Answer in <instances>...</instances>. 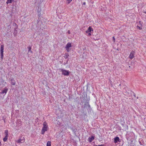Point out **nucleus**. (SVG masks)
I'll return each mask as SVG.
<instances>
[{
    "label": "nucleus",
    "instance_id": "nucleus-1",
    "mask_svg": "<svg viewBox=\"0 0 146 146\" xmlns=\"http://www.w3.org/2000/svg\"><path fill=\"white\" fill-rule=\"evenodd\" d=\"M134 137V134L133 132H127L126 138L127 140H130L133 139Z\"/></svg>",
    "mask_w": 146,
    "mask_h": 146
},
{
    "label": "nucleus",
    "instance_id": "nucleus-2",
    "mask_svg": "<svg viewBox=\"0 0 146 146\" xmlns=\"http://www.w3.org/2000/svg\"><path fill=\"white\" fill-rule=\"evenodd\" d=\"M43 126L41 130V134L43 135L44 134L45 131L47 130L48 128V126L47 123L45 122H44L43 124Z\"/></svg>",
    "mask_w": 146,
    "mask_h": 146
},
{
    "label": "nucleus",
    "instance_id": "nucleus-3",
    "mask_svg": "<svg viewBox=\"0 0 146 146\" xmlns=\"http://www.w3.org/2000/svg\"><path fill=\"white\" fill-rule=\"evenodd\" d=\"M60 71L62 72V74L64 76H68L70 74V72L69 70H64L62 68L59 69Z\"/></svg>",
    "mask_w": 146,
    "mask_h": 146
},
{
    "label": "nucleus",
    "instance_id": "nucleus-4",
    "mask_svg": "<svg viewBox=\"0 0 146 146\" xmlns=\"http://www.w3.org/2000/svg\"><path fill=\"white\" fill-rule=\"evenodd\" d=\"M84 105V108H85L86 107L88 111V110H89L90 111H91L92 109L90 105L89 104V102L88 101H86L85 102Z\"/></svg>",
    "mask_w": 146,
    "mask_h": 146
},
{
    "label": "nucleus",
    "instance_id": "nucleus-5",
    "mask_svg": "<svg viewBox=\"0 0 146 146\" xmlns=\"http://www.w3.org/2000/svg\"><path fill=\"white\" fill-rule=\"evenodd\" d=\"M3 52H4V45H1V46L0 52H1V60L3 59Z\"/></svg>",
    "mask_w": 146,
    "mask_h": 146
},
{
    "label": "nucleus",
    "instance_id": "nucleus-6",
    "mask_svg": "<svg viewBox=\"0 0 146 146\" xmlns=\"http://www.w3.org/2000/svg\"><path fill=\"white\" fill-rule=\"evenodd\" d=\"M72 46V44L68 42L66 45V46L65 47L66 50L68 52L69 51V48Z\"/></svg>",
    "mask_w": 146,
    "mask_h": 146
},
{
    "label": "nucleus",
    "instance_id": "nucleus-7",
    "mask_svg": "<svg viewBox=\"0 0 146 146\" xmlns=\"http://www.w3.org/2000/svg\"><path fill=\"white\" fill-rule=\"evenodd\" d=\"M121 141V140L119 139L118 137H115L114 139V142L115 143H117L118 142H120Z\"/></svg>",
    "mask_w": 146,
    "mask_h": 146
},
{
    "label": "nucleus",
    "instance_id": "nucleus-8",
    "mask_svg": "<svg viewBox=\"0 0 146 146\" xmlns=\"http://www.w3.org/2000/svg\"><path fill=\"white\" fill-rule=\"evenodd\" d=\"M31 47L30 46H29L27 47L28 50V55L29 56L32 53V52L31 50Z\"/></svg>",
    "mask_w": 146,
    "mask_h": 146
},
{
    "label": "nucleus",
    "instance_id": "nucleus-9",
    "mask_svg": "<svg viewBox=\"0 0 146 146\" xmlns=\"http://www.w3.org/2000/svg\"><path fill=\"white\" fill-rule=\"evenodd\" d=\"M8 90V88H7V87H5L4 89L2 90V92H0V94H6L7 93Z\"/></svg>",
    "mask_w": 146,
    "mask_h": 146
},
{
    "label": "nucleus",
    "instance_id": "nucleus-10",
    "mask_svg": "<svg viewBox=\"0 0 146 146\" xmlns=\"http://www.w3.org/2000/svg\"><path fill=\"white\" fill-rule=\"evenodd\" d=\"M92 31H93V29L90 26L86 32V33H91Z\"/></svg>",
    "mask_w": 146,
    "mask_h": 146
},
{
    "label": "nucleus",
    "instance_id": "nucleus-11",
    "mask_svg": "<svg viewBox=\"0 0 146 146\" xmlns=\"http://www.w3.org/2000/svg\"><path fill=\"white\" fill-rule=\"evenodd\" d=\"M95 137L92 136L91 137H89L88 139V141L90 143L92 142L94 139Z\"/></svg>",
    "mask_w": 146,
    "mask_h": 146
},
{
    "label": "nucleus",
    "instance_id": "nucleus-12",
    "mask_svg": "<svg viewBox=\"0 0 146 146\" xmlns=\"http://www.w3.org/2000/svg\"><path fill=\"white\" fill-rule=\"evenodd\" d=\"M134 52L133 51H132L130 54L129 57V58L131 59H132L134 57Z\"/></svg>",
    "mask_w": 146,
    "mask_h": 146
},
{
    "label": "nucleus",
    "instance_id": "nucleus-13",
    "mask_svg": "<svg viewBox=\"0 0 146 146\" xmlns=\"http://www.w3.org/2000/svg\"><path fill=\"white\" fill-rule=\"evenodd\" d=\"M25 141V139L24 137H23L22 139H19L18 140L17 142L19 143H23Z\"/></svg>",
    "mask_w": 146,
    "mask_h": 146
},
{
    "label": "nucleus",
    "instance_id": "nucleus-14",
    "mask_svg": "<svg viewBox=\"0 0 146 146\" xmlns=\"http://www.w3.org/2000/svg\"><path fill=\"white\" fill-rule=\"evenodd\" d=\"M69 56V55L68 53H65L64 54V55L63 56V57L65 58V59H67L68 56Z\"/></svg>",
    "mask_w": 146,
    "mask_h": 146
},
{
    "label": "nucleus",
    "instance_id": "nucleus-15",
    "mask_svg": "<svg viewBox=\"0 0 146 146\" xmlns=\"http://www.w3.org/2000/svg\"><path fill=\"white\" fill-rule=\"evenodd\" d=\"M70 129L72 130V131L74 133H76L77 131V129L75 127H70Z\"/></svg>",
    "mask_w": 146,
    "mask_h": 146
},
{
    "label": "nucleus",
    "instance_id": "nucleus-16",
    "mask_svg": "<svg viewBox=\"0 0 146 146\" xmlns=\"http://www.w3.org/2000/svg\"><path fill=\"white\" fill-rule=\"evenodd\" d=\"M11 84L13 85H15L16 84V82L13 78L11 79Z\"/></svg>",
    "mask_w": 146,
    "mask_h": 146
},
{
    "label": "nucleus",
    "instance_id": "nucleus-17",
    "mask_svg": "<svg viewBox=\"0 0 146 146\" xmlns=\"http://www.w3.org/2000/svg\"><path fill=\"white\" fill-rule=\"evenodd\" d=\"M14 24L15 25V26H16V27H15V28L14 29V32L15 33H17V29L18 27H17V24L16 23H15Z\"/></svg>",
    "mask_w": 146,
    "mask_h": 146
},
{
    "label": "nucleus",
    "instance_id": "nucleus-18",
    "mask_svg": "<svg viewBox=\"0 0 146 146\" xmlns=\"http://www.w3.org/2000/svg\"><path fill=\"white\" fill-rule=\"evenodd\" d=\"M139 142L141 145H143V141H142V139H140L139 140Z\"/></svg>",
    "mask_w": 146,
    "mask_h": 146
},
{
    "label": "nucleus",
    "instance_id": "nucleus-19",
    "mask_svg": "<svg viewBox=\"0 0 146 146\" xmlns=\"http://www.w3.org/2000/svg\"><path fill=\"white\" fill-rule=\"evenodd\" d=\"M5 136H7V137L8 136V130H6L5 131Z\"/></svg>",
    "mask_w": 146,
    "mask_h": 146
},
{
    "label": "nucleus",
    "instance_id": "nucleus-20",
    "mask_svg": "<svg viewBox=\"0 0 146 146\" xmlns=\"http://www.w3.org/2000/svg\"><path fill=\"white\" fill-rule=\"evenodd\" d=\"M8 137L5 136V137L3 139V141H6L8 139Z\"/></svg>",
    "mask_w": 146,
    "mask_h": 146
},
{
    "label": "nucleus",
    "instance_id": "nucleus-21",
    "mask_svg": "<svg viewBox=\"0 0 146 146\" xmlns=\"http://www.w3.org/2000/svg\"><path fill=\"white\" fill-rule=\"evenodd\" d=\"M51 143L50 141H48L47 143L46 146H51Z\"/></svg>",
    "mask_w": 146,
    "mask_h": 146
},
{
    "label": "nucleus",
    "instance_id": "nucleus-22",
    "mask_svg": "<svg viewBox=\"0 0 146 146\" xmlns=\"http://www.w3.org/2000/svg\"><path fill=\"white\" fill-rule=\"evenodd\" d=\"M13 0H8L6 2L7 4L10 3H12Z\"/></svg>",
    "mask_w": 146,
    "mask_h": 146
},
{
    "label": "nucleus",
    "instance_id": "nucleus-23",
    "mask_svg": "<svg viewBox=\"0 0 146 146\" xmlns=\"http://www.w3.org/2000/svg\"><path fill=\"white\" fill-rule=\"evenodd\" d=\"M140 25L139 26H137V28L139 30H141L142 29V28L141 27V25L140 24Z\"/></svg>",
    "mask_w": 146,
    "mask_h": 146
},
{
    "label": "nucleus",
    "instance_id": "nucleus-24",
    "mask_svg": "<svg viewBox=\"0 0 146 146\" xmlns=\"http://www.w3.org/2000/svg\"><path fill=\"white\" fill-rule=\"evenodd\" d=\"M72 1V0H67L68 4L70 3Z\"/></svg>",
    "mask_w": 146,
    "mask_h": 146
},
{
    "label": "nucleus",
    "instance_id": "nucleus-25",
    "mask_svg": "<svg viewBox=\"0 0 146 146\" xmlns=\"http://www.w3.org/2000/svg\"><path fill=\"white\" fill-rule=\"evenodd\" d=\"M95 146H104V144H101L99 145H95Z\"/></svg>",
    "mask_w": 146,
    "mask_h": 146
},
{
    "label": "nucleus",
    "instance_id": "nucleus-26",
    "mask_svg": "<svg viewBox=\"0 0 146 146\" xmlns=\"http://www.w3.org/2000/svg\"><path fill=\"white\" fill-rule=\"evenodd\" d=\"M112 38H113V41L114 42H115V38L114 36H113V37Z\"/></svg>",
    "mask_w": 146,
    "mask_h": 146
},
{
    "label": "nucleus",
    "instance_id": "nucleus-27",
    "mask_svg": "<svg viewBox=\"0 0 146 146\" xmlns=\"http://www.w3.org/2000/svg\"><path fill=\"white\" fill-rule=\"evenodd\" d=\"M88 35L89 36H90L91 35V33H88Z\"/></svg>",
    "mask_w": 146,
    "mask_h": 146
},
{
    "label": "nucleus",
    "instance_id": "nucleus-28",
    "mask_svg": "<svg viewBox=\"0 0 146 146\" xmlns=\"http://www.w3.org/2000/svg\"><path fill=\"white\" fill-rule=\"evenodd\" d=\"M86 2H84V3H83V4H82V5H86Z\"/></svg>",
    "mask_w": 146,
    "mask_h": 146
},
{
    "label": "nucleus",
    "instance_id": "nucleus-29",
    "mask_svg": "<svg viewBox=\"0 0 146 146\" xmlns=\"http://www.w3.org/2000/svg\"><path fill=\"white\" fill-rule=\"evenodd\" d=\"M68 32V34H70V31L69 30Z\"/></svg>",
    "mask_w": 146,
    "mask_h": 146
},
{
    "label": "nucleus",
    "instance_id": "nucleus-30",
    "mask_svg": "<svg viewBox=\"0 0 146 146\" xmlns=\"http://www.w3.org/2000/svg\"><path fill=\"white\" fill-rule=\"evenodd\" d=\"M143 13H145V14H146V11H143Z\"/></svg>",
    "mask_w": 146,
    "mask_h": 146
},
{
    "label": "nucleus",
    "instance_id": "nucleus-31",
    "mask_svg": "<svg viewBox=\"0 0 146 146\" xmlns=\"http://www.w3.org/2000/svg\"><path fill=\"white\" fill-rule=\"evenodd\" d=\"M21 100H24V98H23V97H21Z\"/></svg>",
    "mask_w": 146,
    "mask_h": 146
},
{
    "label": "nucleus",
    "instance_id": "nucleus-32",
    "mask_svg": "<svg viewBox=\"0 0 146 146\" xmlns=\"http://www.w3.org/2000/svg\"><path fill=\"white\" fill-rule=\"evenodd\" d=\"M133 95H134V96L135 97V95H136L135 94H134Z\"/></svg>",
    "mask_w": 146,
    "mask_h": 146
},
{
    "label": "nucleus",
    "instance_id": "nucleus-33",
    "mask_svg": "<svg viewBox=\"0 0 146 146\" xmlns=\"http://www.w3.org/2000/svg\"><path fill=\"white\" fill-rule=\"evenodd\" d=\"M1 145V142L0 141V145Z\"/></svg>",
    "mask_w": 146,
    "mask_h": 146
},
{
    "label": "nucleus",
    "instance_id": "nucleus-34",
    "mask_svg": "<svg viewBox=\"0 0 146 146\" xmlns=\"http://www.w3.org/2000/svg\"><path fill=\"white\" fill-rule=\"evenodd\" d=\"M119 86H121V84H119Z\"/></svg>",
    "mask_w": 146,
    "mask_h": 146
},
{
    "label": "nucleus",
    "instance_id": "nucleus-35",
    "mask_svg": "<svg viewBox=\"0 0 146 146\" xmlns=\"http://www.w3.org/2000/svg\"><path fill=\"white\" fill-rule=\"evenodd\" d=\"M68 60H67L66 63H67L68 62Z\"/></svg>",
    "mask_w": 146,
    "mask_h": 146
},
{
    "label": "nucleus",
    "instance_id": "nucleus-36",
    "mask_svg": "<svg viewBox=\"0 0 146 146\" xmlns=\"http://www.w3.org/2000/svg\"><path fill=\"white\" fill-rule=\"evenodd\" d=\"M137 99H138V97H137Z\"/></svg>",
    "mask_w": 146,
    "mask_h": 146
}]
</instances>
